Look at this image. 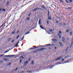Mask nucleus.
Instances as JSON below:
<instances>
[{
    "instance_id": "56",
    "label": "nucleus",
    "mask_w": 73,
    "mask_h": 73,
    "mask_svg": "<svg viewBox=\"0 0 73 73\" xmlns=\"http://www.w3.org/2000/svg\"><path fill=\"white\" fill-rule=\"evenodd\" d=\"M73 42H72L71 43V45H73Z\"/></svg>"
},
{
    "instance_id": "47",
    "label": "nucleus",
    "mask_w": 73,
    "mask_h": 73,
    "mask_svg": "<svg viewBox=\"0 0 73 73\" xmlns=\"http://www.w3.org/2000/svg\"><path fill=\"white\" fill-rule=\"evenodd\" d=\"M11 65V63H9L8 64V65Z\"/></svg>"
},
{
    "instance_id": "35",
    "label": "nucleus",
    "mask_w": 73,
    "mask_h": 73,
    "mask_svg": "<svg viewBox=\"0 0 73 73\" xmlns=\"http://www.w3.org/2000/svg\"><path fill=\"white\" fill-rule=\"evenodd\" d=\"M20 32V31L19 30H18V31L17 32V34H18Z\"/></svg>"
},
{
    "instance_id": "19",
    "label": "nucleus",
    "mask_w": 73,
    "mask_h": 73,
    "mask_svg": "<svg viewBox=\"0 0 73 73\" xmlns=\"http://www.w3.org/2000/svg\"><path fill=\"white\" fill-rule=\"evenodd\" d=\"M11 38H9L8 39V41H11Z\"/></svg>"
},
{
    "instance_id": "40",
    "label": "nucleus",
    "mask_w": 73,
    "mask_h": 73,
    "mask_svg": "<svg viewBox=\"0 0 73 73\" xmlns=\"http://www.w3.org/2000/svg\"><path fill=\"white\" fill-rule=\"evenodd\" d=\"M69 1L70 2V3H72V0H69Z\"/></svg>"
},
{
    "instance_id": "57",
    "label": "nucleus",
    "mask_w": 73,
    "mask_h": 73,
    "mask_svg": "<svg viewBox=\"0 0 73 73\" xmlns=\"http://www.w3.org/2000/svg\"><path fill=\"white\" fill-rule=\"evenodd\" d=\"M30 15H31V14H29V15H28V16H30Z\"/></svg>"
},
{
    "instance_id": "20",
    "label": "nucleus",
    "mask_w": 73,
    "mask_h": 73,
    "mask_svg": "<svg viewBox=\"0 0 73 73\" xmlns=\"http://www.w3.org/2000/svg\"><path fill=\"white\" fill-rule=\"evenodd\" d=\"M27 72L28 73H32V72L31 71H27Z\"/></svg>"
},
{
    "instance_id": "41",
    "label": "nucleus",
    "mask_w": 73,
    "mask_h": 73,
    "mask_svg": "<svg viewBox=\"0 0 73 73\" xmlns=\"http://www.w3.org/2000/svg\"><path fill=\"white\" fill-rule=\"evenodd\" d=\"M63 25H64L66 26V24L65 23H63Z\"/></svg>"
},
{
    "instance_id": "16",
    "label": "nucleus",
    "mask_w": 73,
    "mask_h": 73,
    "mask_svg": "<svg viewBox=\"0 0 73 73\" xmlns=\"http://www.w3.org/2000/svg\"><path fill=\"white\" fill-rule=\"evenodd\" d=\"M9 1H8L6 3V5H9Z\"/></svg>"
},
{
    "instance_id": "45",
    "label": "nucleus",
    "mask_w": 73,
    "mask_h": 73,
    "mask_svg": "<svg viewBox=\"0 0 73 73\" xmlns=\"http://www.w3.org/2000/svg\"><path fill=\"white\" fill-rule=\"evenodd\" d=\"M20 58H24V57L23 56H21L20 57Z\"/></svg>"
},
{
    "instance_id": "59",
    "label": "nucleus",
    "mask_w": 73,
    "mask_h": 73,
    "mask_svg": "<svg viewBox=\"0 0 73 73\" xmlns=\"http://www.w3.org/2000/svg\"><path fill=\"white\" fill-rule=\"evenodd\" d=\"M31 2H32V1H31L29 2V3H31Z\"/></svg>"
},
{
    "instance_id": "26",
    "label": "nucleus",
    "mask_w": 73,
    "mask_h": 73,
    "mask_svg": "<svg viewBox=\"0 0 73 73\" xmlns=\"http://www.w3.org/2000/svg\"><path fill=\"white\" fill-rule=\"evenodd\" d=\"M68 47H67L66 49L65 50V52H67V51L68 50Z\"/></svg>"
},
{
    "instance_id": "4",
    "label": "nucleus",
    "mask_w": 73,
    "mask_h": 73,
    "mask_svg": "<svg viewBox=\"0 0 73 73\" xmlns=\"http://www.w3.org/2000/svg\"><path fill=\"white\" fill-rule=\"evenodd\" d=\"M27 64H28V62L27 61H26L24 63V66H26Z\"/></svg>"
},
{
    "instance_id": "5",
    "label": "nucleus",
    "mask_w": 73,
    "mask_h": 73,
    "mask_svg": "<svg viewBox=\"0 0 73 73\" xmlns=\"http://www.w3.org/2000/svg\"><path fill=\"white\" fill-rule=\"evenodd\" d=\"M3 60H4V61H9V59L5 58H3Z\"/></svg>"
},
{
    "instance_id": "60",
    "label": "nucleus",
    "mask_w": 73,
    "mask_h": 73,
    "mask_svg": "<svg viewBox=\"0 0 73 73\" xmlns=\"http://www.w3.org/2000/svg\"><path fill=\"white\" fill-rule=\"evenodd\" d=\"M55 49H57V48H56V47H55Z\"/></svg>"
},
{
    "instance_id": "9",
    "label": "nucleus",
    "mask_w": 73,
    "mask_h": 73,
    "mask_svg": "<svg viewBox=\"0 0 73 73\" xmlns=\"http://www.w3.org/2000/svg\"><path fill=\"white\" fill-rule=\"evenodd\" d=\"M14 55H7V57H13V56H15Z\"/></svg>"
},
{
    "instance_id": "22",
    "label": "nucleus",
    "mask_w": 73,
    "mask_h": 73,
    "mask_svg": "<svg viewBox=\"0 0 73 73\" xmlns=\"http://www.w3.org/2000/svg\"><path fill=\"white\" fill-rule=\"evenodd\" d=\"M59 44H60V46H62V43H61V42H59Z\"/></svg>"
},
{
    "instance_id": "12",
    "label": "nucleus",
    "mask_w": 73,
    "mask_h": 73,
    "mask_svg": "<svg viewBox=\"0 0 73 73\" xmlns=\"http://www.w3.org/2000/svg\"><path fill=\"white\" fill-rule=\"evenodd\" d=\"M68 62H69V60H66L65 61H64V63L63 64H65L66 63H68Z\"/></svg>"
},
{
    "instance_id": "1",
    "label": "nucleus",
    "mask_w": 73,
    "mask_h": 73,
    "mask_svg": "<svg viewBox=\"0 0 73 73\" xmlns=\"http://www.w3.org/2000/svg\"><path fill=\"white\" fill-rule=\"evenodd\" d=\"M38 23L40 25V27L41 29H44L45 31H46V28H44L42 26L40 25L41 24V19H39Z\"/></svg>"
},
{
    "instance_id": "62",
    "label": "nucleus",
    "mask_w": 73,
    "mask_h": 73,
    "mask_svg": "<svg viewBox=\"0 0 73 73\" xmlns=\"http://www.w3.org/2000/svg\"><path fill=\"white\" fill-rule=\"evenodd\" d=\"M67 57H69V55H68V56H67Z\"/></svg>"
},
{
    "instance_id": "44",
    "label": "nucleus",
    "mask_w": 73,
    "mask_h": 73,
    "mask_svg": "<svg viewBox=\"0 0 73 73\" xmlns=\"http://www.w3.org/2000/svg\"><path fill=\"white\" fill-rule=\"evenodd\" d=\"M59 33L60 34H61V33H62V32H61V31H59Z\"/></svg>"
},
{
    "instance_id": "3",
    "label": "nucleus",
    "mask_w": 73,
    "mask_h": 73,
    "mask_svg": "<svg viewBox=\"0 0 73 73\" xmlns=\"http://www.w3.org/2000/svg\"><path fill=\"white\" fill-rule=\"evenodd\" d=\"M39 9H41L40 8H36V9H33V12H35V11H36L37 10H39Z\"/></svg>"
},
{
    "instance_id": "63",
    "label": "nucleus",
    "mask_w": 73,
    "mask_h": 73,
    "mask_svg": "<svg viewBox=\"0 0 73 73\" xmlns=\"http://www.w3.org/2000/svg\"><path fill=\"white\" fill-rule=\"evenodd\" d=\"M33 19H31V21H32V22H33Z\"/></svg>"
},
{
    "instance_id": "64",
    "label": "nucleus",
    "mask_w": 73,
    "mask_h": 73,
    "mask_svg": "<svg viewBox=\"0 0 73 73\" xmlns=\"http://www.w3.org/2000/svg\"><path fill=\"white\" fill-rule=\"evenodd\" d=\"M37 50H38V51L39 50L40 51V49Z\"/></svg>"
},
{
    "instance_id": "2",
    "label": "nucleus",
    "mask_w": 73,
    "mask_h": 73,
    "mask_svg": "<svg viewBox=\"0 0 73 73\" xmlns=\"http://www.w3.org/2000/svg\"><path fill=\"white\" fill-rule=\"evenodd\" d=\"M47 48H40L39 50L40 51H42L43 50H45V49H46Z\"/></svg>"
},
{
    "instance_id": "48",
    "label": "nucleus",
    "mask_w": 73,
    "mask_h": 73,
    "mask_svg": "<svg viewBox=\"0 0 73 73\" xmlns=\"http://www.w3.org/2000/svg\"><path fill=\"white\" fill-rule=\"evenodd\" d=\"M27 20H29V18H27Z\"/></svg>"
},
{
    "instance_id": "50",
    "label": "nucleus",
    "mask_w": 73,
    "mask_h": 73,
    "mask_svg": "<svg viewBox=\"0 0 73 73\" xmlns=\"http://www.w3.org/2000/svg\"><path fill=\"white\" fill-rule=\"evenodd\" d=\"M17 69H18V68H17L15 70V71H17Z\"/></svg>"
},
{
    "instance_id": "7",
    "label": "nucleus",
    "mask_w": 73,
    "mask_h": 73,
    "mask_svg": "<svg viewBox=\"0 0 73 73\" xmlns=\"http://www.w3.org/2000/svg\"><path fill=\"white\" fill-rule=\"evenodd\" d=\"M62 58V56L60 57H59L57 58H56V59H55V61H58V60H59L60 59H61Z\"/></svg>"
},
{
    "instance_id": "10",
    "label": "nucleus",
    "mask_w": 73,
    "mask_h": 73,
    "mask_svg": "<svg viewBox=\"0 0 73 73\" xmlns=\"http://www.w3.org/2000/svg\"><path fill=\"white\" fill-rule=\"evenodd\" d=\"M46 45H47V46H53V45H54V44H48Z\"/></svg>"
},
{
    "instance_id": "30",
    "label": "nucleus",
    "mask_w": 73,
    "mask_h": 73,
    "mask_svg": "<svg viewBox=\"0 0 73 73\" xmlns=\"http://www.w3.org/2000/svg\"><path fill=\"white\" fill-rule=\"evenodd\" d=\"M30 33V32L29 31V32H28L26 33V35H27V34H29Z\"/></svg>"
},
{
    "instance_id": "18",
    "label": "nucleus",
    "mask_w": 73,
    "mask_h": 73,
    "mask_svg": "<svg viewBox=\"0 0 73 73\" xmlns=\"http://www.w3.org/2000/svg\"><path fill=\"white\" fill-rule=\"evenodd\" d=\"M4 62V61L2 60H0V63H3Z\"/></svg>"
},
{
    "instance_id": "8",
    "label": "nucleus",
    "mask_w": 73,
    "mask_h": 73,
    "mask_svg": "<svg viewBox=\"0 0 73 73\" xmlns=\"http://www.w3.org/2000/svg\"><path fill=\"white\" fill-rule=\"evenodd\" d=\"M65 38H64V37H63L62 38V41L64 42V43H65Z\"/></svg>"
},
{
    "instance_id": "24",
    "label": "nucleus",
    "mask_w": 73,
    "mask_h": 73,
    "mask_svg": "<svg viewBox=\"0 0 73 73\" xmlns=\"http://www.w3.org/2000/svg\"><path fill=\"white\" fill-rule=\"evenodd\" d=\"M49 31L50 32H52L53 31V30H52L51 29H50Z\"/></svg>"
},
{
    "instance_id": "49",
    "label": "nucleus",
    "mask_w": 73,
    "mask_h": 73,
    "mask_svg": "<svg viewBox=\"0 0 73 73\" xmlns=\"http://www.w3.org/2000/svg\"><path fill=\"white\" fill-rule=\"evenodd\" d=\"M4 55V54H1V55L0 56V57L1 56H3Z\"/></svg>"
},
{
    "instance_id": "42",
    "label": "nucleus",
    "mask_w": 73,
    "mask_h": 73,
    "mask_svg": "<svg viewBox=\"0 0 73 73\" xmlns=\"http://www.w3.org/2000/svg\"><path fill=\"white\" fill-rule=\"evenodd\" d=\"M14 41H15L14 40H12V41H11L12 43H13V42H14Z\"/></svg>"
},
{
    "instance_id": "58",
    "label": "nucleus",
    "mask_w": 73,
    "mask_h": 73,
    "mask_svg": "<svg viewBox=\"0 0 73 73\" xmlns=\"http://www.w3.org/2000/svg\"><path fill=\"white\" fill-rule=\"evenodd\" d=\"M5 57H7V55H5Z\"/></svg>"
},
{
    "instance_id": "33",
    "label": "nucleus",
    "mask_w": 73,
    "mask_h": 73,
    "mask_svg": "<svg viewBox=\"0 0 73 73\" xmlns=\"http://www.w3.org/2000/svg\"><path fill=\"white\" fill-rule=\"evenodd\" d=\"M35 48H30L29 49L30 50H31V49H35Z\"/></svg>"
},
{
    "instance_id": "37",
    "label": "nucleus",
    "mask_w": 73,
    "mask_h": 73,
    "mask_svg": "<svg viewBox=\"0 0 73 73\" xmlns=\"http://www.w3.org/2000/svg\"><path fill=\"white\" fill-rule=\"evenodd\" d=\"M30 60H31V58H29L28 59V61L29 62V61H30Z\"/></svg>"
},
{
    "instance_id": "15",
    "label": "nucleus",
    "mask_w": 73,
    "mask_h": 73,
    "mask_svg": "<svg viewBox=\"0 0 73 73\" xmlns=\"http://www.w3.org/2000/svg\"><path fill=\"white\" fill-rule=\"evenodd\" d=\"M34 63H35V62H34V61L32 60L31 63V64H32V65H34Z\"/></svg>"
},
{
    "instance_id": "52",
    "label": "nucleus",
    "mask_w": 73,
    "mask_h": 73,
    "mask_svg": "<svg viewBox=\"0 0 73 73\" xmlns=\"http://www.w3.org/2000/svg\"><path fill=\"white\" fill-rule=\"evenodd\" d=\"M38 47H39V46H37L36 47L34 48H35V49H36V48H38Z\"/></svg>"
},
{
    "instance_id": "46",
    "label": "nucleus",
    "mask_w": 73,
    "mask_h": 73,
    "mask_svg": "<svg viewBox=\"0 0 73 73\" xmlns=\"http://www.w3.org/2000/svg\"><path fill=\"white\" fill-rule=\"evenodd\" d=\"M62 61H64V60H65V59H62Z\"/></svg>"
},
{
    "instance_id": "43",
    "label": "nucleus",
    "mask_w": 73,
    "mask_h": 73,
    "mask_svg": "<svg viewBox=\"0 0 73 73\" xmlns=\"http://www.w3.org/2000/svg\"><path fill=\"white\" fill-rule=\"evenodd\" d=\"M4 25V24H3L2 25L0 26V28H1V27H3V26Z\"/></svg>"
},
{
    "instance_id": "27",
    "label": "nucleus",
    "mask_w": 73,
    "mask_h": 73,
    "mask_svg": "<svg viewBox=\"0 0 73 73\" xmlns=\"http://www.w3.org/2000/svg\"><path fill=\"white\" fill-rule=\"evenodd\" d=\"M48 17L49 16V11H48Z\"/></svg>"
},
{
    "instance_id": "6",
    "label": "nucleus",
    "mask_w": 73,
    "mask_h": 73,
    "mask_svg": "<svg viewBox=\"0 0 73 73\" xmlns=\"http://www.w3.org/2000/svg\"><path fill=\"white\" fill-rule=\"evenodd\" d=\"M41 8H43L44 9H45V10H46V7H44V5H42V6H41Z\"/></svg>"
},
{
    "instance_id": "61",
    "label": "nucleus",
    "mask_w": 73,
    "mask_h": 73,
    "mask_svg": "<svg viewBox=\"0 0 73 73\" xmlns=\"http://www.w3.org/2000/svg\"><path fill=\"white\" fill-rule=\"evenodd\" d=\"M58 21H56V23H58Z\"/></svg>"
},
{
    "instance_id": "32",
    "label": "nucleus",
    "mask_w": 73,
    "mask_h": 73,
    "mask_svg": "<svg viewBox=\"0 0 73 73\" xmlns=\"http://www.w3.org/2000/svg\"><path fill=\"white\" fill-rule=\"evenodd\" d=\"M9 50H7V51H6V52H4V53H7V52H9Z\"/></svg>"
},
{
    "instance_id": "38",
    "label": "nucleus",
    "mask_w": 73,
    "mask_h": 73,
    "mask_svg": "<svg viewBox=\"0 0 73 73\" xmlns=\"http://www.w3.org/2000/svg\"><path fill=\"white\" fill-rule=\"evenodd\" d=\"M66 32H67V33H68V32H69V30L68 29L66 31Z\"/></svg>"
},
{
    "instance_id": "21",
    "label": "nucleus",
    "mask_w": 73,
    "mask_h": 73,
    "mask_svg": "<svg viewBox=\"0 0 73 73\" xmlns=\"http://www.w3.org/2000/svg\"><path fill=\"white\" fill-rule=\"evenodd\" d=\"M2 12H3L4 11V12H5V9H2Z\"/></svg>"
},
{
    "instance_id": "31",
    "label": "nucleus",
    "mask_w": 73,
    "mask_h": 73,
    "mask_svg": "<svg viewBox=\"0 0 73 73\" xmlns=\"http://www.w3.org/2000/svg\"><path fill=\"white\" fill-rule=\"evenodd\" d=\"M70 35H72V32H70Z\"/></svg>"
},
{
    "instance_id": "39",
    "label": "nucleus",
    "mask_w": 73,
    "mask_h": 73,
    "mask_svg": "<svg viewBox=\"0 0 73 73\" xmlns=\"http://www.w3.org/2000/svg\"><path fill=\"white\" fill-rule=\"evenodd\" d=\"M46 23L47 24H49V21H47Z\"/></svg>"
},
{
    "instance_id": "23",
    "label": "nucleus",
    "mask_w": 73,
    "mask_h": 73,
    "mask_svg": "<svg viewBox=\"0 0 73 73\" xmlns=\"http://www.w3.org/2000/svg\"><path fill=\"white\" fill-rule=\"evenodd\" d=\"M53 66H49V67H50V69H52V68H53Z\"/></svg>"
},
{
    "instance_id": "55",
    "label": "nucleus",
    "mask_w": 73,
    "mask_h": 73,
    "mask_svg": "<svg viewBox=\"0 0 73 73\" xmlns=\"http://www.w3.org/2000/svg\"><path fill=\"white\" fill-rule=\"evenodd\" d=\"M67 57H67V56H65L64 58H67Z\"/></svg>"
},
{
    "instance_id": "36",
    "label": "nucleus",
    "mask_w": 73,
    "mask_h": 73,
    "mask_svg": "<svg viewBox=\"0 0 73 73\" xmlns=\"http://www.w3.org/2000/svg\"><path fill=\"white\" fill-rule=\"evenodd\" d=\"M58 64H61V63H60L59 62H57V65H58Z\"/></svg>"
},
{
    "instance_id": "13",
    "label": "nucleus",
    "mask_w": 73,
    "mask_h": 73,
    "mask_svg": "<svg viewBox=\"0 0 73 73\" xmlns=\"http://www.w3.org/2000/svg\"><path fill=\"white\" fill-rule=\"evenodd\" d=\"M16 29H15L14 32H12L11 33V34L12 35H13L14 34H15V32H16Z\"/></svg>"
},
{
    "instance_id": "34",
    "label": "nucleus",
    "mask_w": 73,
    "mask_h": 73,
    "mask_svg": "<svg viewBox=\"0 0 73 73\" xmlns=\"http://www.w3.org/2000/svg\"><path fill=\"white\" fill-rule=\"evenodd\" d=\"M67 9H72V7H70L68 8Z\"/></svg>"
},
{
    "instance_id": "17",
    "label": "nucleus",
    "mask_w": 73,
    "mask_h": 73,
    "mask_svg": "<svg viewBox=\"0 0 73 73\" xmlns=\"http://www.w3.org/2000/svg\"><path fill=\"white\" fill-rule=\"evenodd\" d=\"M47 19H48V20H51V19H52V18H51V17H50V16H48Z\"/></svg>"
},
{
    "instance_id": "29",
    "label": "nucleus",
    "mask_w": 73,
    "mask_h": 73,
    "mask_svg": "<svg viewBox=\"0 0 73 73\" xmlns=\"http://www.w3.org/2000/svg\"><path fill=\"white\" fill-rule=\"evenodd\" d=\"M21 62H22V59H21L20 60V63H21Z\"/></svg>"
},
{
    "instance_id": "28",
    "label": "nucleus",
    "mask_w": 73,
    "mask_h": 73,
    "mask_svg": "<svg viewBox=\"0 0 73 73\" xmlns=\"http://www.w3.org/2000/svg\"><path fill=\"white\" fill-rule=\"evenodd\" d=\"M24 36H23V38H22V39H21V41H23V39H24Z\"/></svg>"
},
{
    "instance_id": "51",
    "label": "nucleus",
    "mask_w": 73,
    "mask_h": 73,
    "mask_svg": "<svg viewBox=\"0 0 73 73\" xmlns=\"http://www.w3.org/2000/svg\"><path fill=\"white\" fill-rule=\"evenodd\" d=\"M2 10V8H1L0 9V11H1Z\"/></svg>"
},
{
    "instance_id": "11",
    "label": "nucleus",
    "mask_w": 73,
    "mask_h": 73,
    "mask_svg": "<svg viewBox=\"0 0 73 73\" xmlns=\"http://www.w3.org/2000/svg\"><path fill=\"white\" fill-rule=\"evenodd\" d=\"M52 41H53L54 42H56V41H57V39H52Z\"/></svg>"
},
{
    "instance_id": "25",
    "label": "nucleus",
    "mask_w": 73,
    "mask_h": 73,
    "mask_svg": "<svg viewBox=\"0 0 73 73\" xmlns=\"http://www.w3.org/2000/svg\"><path fill=\"white\" fill-rule=\"evenodd\" d=\"M20 37V35H18V36H17L16 38L17 39H18V38L19 37Z\"/></svg>"
},
{
    "instance_id": "53",
    "label": "nucleus",
    "mask_w": 73,
    "mask_h": 73,
    "mask_svg": "<svg viewBox=\"0 0 73 73\" xmlns=\"http://www.w3.org/2000/svg\"><path fill=\"white\" fill-rule=\"evenodd\" d=\"M65 1H66V2L67 3H68V1H67L65 0Z\"/></svg>"
},
{
    "instance_id": "14",
    "label": "nucleus",
    "mask_w": 73,
    "mask_h": 73,
    "mask_svg": "<svg viewBox=\"0 0 73 73\" xmlns=\"http://www.w3.org/2000/svg\"><path fill=\"white\" fill-rule=\"evenodd\" d=\"M19 42H18L16 44H15V45L14 46V47H16V46H17L18 45V44H19Z\"/></svg>"
},
{
    "instance_id": "54",
    "label": "nucleus",
    "mask_w": 73,
    "mask_h": 73,
    "mask_svg": "<svg viewBox=\"0 0 73 73\" xmlns=\"http://www.w3.org/2000/svg\"><path fill=\"white\" fill-rule=\"evenodd\" d=\"M60 0L61 1V2H62V3H63V1H62V0Z\"/></svg>"
}]
</instances>
